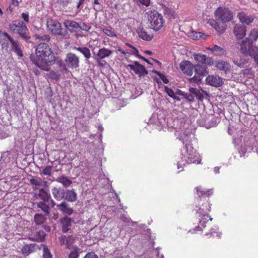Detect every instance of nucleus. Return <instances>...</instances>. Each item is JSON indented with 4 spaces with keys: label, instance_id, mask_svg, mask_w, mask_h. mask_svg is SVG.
<instances>
[{
    "label": "nucleus",
    "instance_id": "nucleus-1",
    "mask_svg": "<svg viewBox=\"0 0 258 258\" xmlns=\"http://www.w3.org/2000/svg\"><path fill=\"white\" fill-rule=\"evenodd\" d=\"M35 54H31L30 59L40 69L48 71L50 66L55 61V57L49 45L45 42L38 44L35 49Z\"/></svg>",
    "mask_w": 258,
    "mask_h": 258
},
{
    "label": "nucleus",
    "instance_id": "nucleus-2",
    "mask_svg": "<svg viewBox=\"0 0 258 258\" xmlns=\"http://www.w3.org/2000/svg\"><path fill=\"white\" fill-rule=\"evenodd\" d=\"M36 198L40 201L37 203V207L43 211L45 216H48L50 209L55 205L54 200L51 198L50 195L46 192L44 189H39Z\"/></svg>",
    "mask_w": 258,
    "mask_h": 258
},
{
    "label": "nucleus",
    "instance_id": "nucleus-3",
    "mask_svg": "<svg viewBox=\"0 0 258 258\" xmlns=\"http://www.w3.org/2000/svg\"><path fill=\"white\" fill-rule=\"evenodd\" d=\"M9 29L12 33L18 34L26 41H28L30 38L26 24L20 20L13 21L9 25Z\"/></svg>",
    "mask_w": 258,
    "mask_h": 258
},
{
    "label": "nucleus",
    "instance_id": "nucleus-4",
    "mask_svg": "<svg viewBox=\"0 0 258 258\" xmlns=\"http://www.w3.org/2000/svg\"><path fill=\"white\" fill-rule=\"evenodd\" d=\"M147 14L151 29L158 31L163 27L164 20L161 14L156 11H150L147 13Z\"/></svg>",
    "mask_w": 258,
    "mask_h": 258
},
{
    "label": "nucleus",
    "instance_id": "nucleus-5",
    "mask_svg": "<svg viewBox=\"0 0 258 258\" xmlns=\"http://www.w3.org/2000/svg\"><path fill=\"white\" fill-rule=\"evenodd\" d=\"M48 30L55 36L66 37L68 35V31L61 27V24L57 21L48 19L46 23Z\"/></svg>",
    "mask_w": 258,
    "mask_h": 258
},
{
    "label": "nucleus",
    "instance_id": "nucleus-6",
    "mask_svg": "<svg viewBox=\"0 0 258 258\" xmlns=\"http://www.w3.org/2000/svg\"><path fill=\"white\" fill-rule=\"evenodd\" d=\"M215 15L218 21L226 23L231 21L233 18V14L229 9L224 7H219L215 12Z\"/></svg>",
    "mask_w": 258,
    "mask_h": 258
},
{
    "label": "nucleus",
    "instance_id": "nucleus-7",
    "mask_svg": "<svg viewBox=\"0 0 258 258\" xmlns=\"http://www.w3.org/2000/svg\"><path fill=\"white\" fill-rule=\"evenodd\" d=\"M194 69L197 75L189 79L190 82L198 83L200 81L201 76L205 75L207 73V67L206 64H198L194 66Z\"/></svg>",
    "mask_w": 258,
    "mask_h": 258
},
{
    "label": "nucleus",
    "instance_id": "nucleus-8",
    "mask_svg": "<svg viewBox=\"0 0 258 258\" xmlns=\"http://www.w3.org/2000/svg\"><path fill=\"white\" fill-rule=\"evenodd\" d=\"M64 61L70 69H76L79 67V57L75 53L71 52L67 54Z\"/></svg>",
    "mask_w": 258,
    "mask_h": 258
},
{
    "label": "nucleus",
    "instance_id": "nucleus-9",
    "mask_svg": "<svg viewBox=\"0 0 258 258\" xmlns=\"http://www.w3.org/2000/svg\"><path fill=\"white\" fill-rule=\"evenodd\" d=\"M185 147L187 152H189L187 155V163L200 164L201 160L199 159L198 153L193 150L192 147L190 144H186Z\"/></svg>",
    "mask_w": 258,
    "mask_h": 258
},
{
    "label": "nucleus",
    "instance_id": "nucleus-10",
    "mask_svg": "<svg viewBox=\"0 0 258 258\" xmlns=\"http://www.w3.org/2000/svg\"><path fill=\"white\" fill-rule=\"evenodd\" d=\"M59 241L61 245H63L68 249L74 248L75 242V237L73 235L67 236H61L59 238Z\"/></svg>",
    "mask_w": 258,
    "mask_h": 258
},
{
    "label": "nucleus",
    "instance_id": "nucleus-11",
    "mask_svg": "<svg viewBox=\"0 0 258 258\" xmlns=\"http://www.w3.org/2000/svg\"><path fill=\"white\" fill-rule=\"evenodd\" d=\"M127 67L133 70L135 74L139 75V76H144L148 74V72L145 67L140 64L138 61H135L133 64H128Z\"/></svg>",
    "mask_w": 258,
    "mask_h": 258
},
{
    "label": "nucleus",
    "instance_id": "nucleus-12",
    "mask_svg": "<svg viewBox=\"0 0 258 258\" xmlns=\"http://www.w3.org/2000/svg\"><path fill=\"white\" fill-rule=\"evenodd\" d=\"M5 35L7 39L11 40V50L15 52L19 57H22L23 53L19 42L18 40H14L9 34H6Z\"/></svg>",
    "mask_w": 258,
    "mask_h": 258
},
{
    "label": "nucleus",
    "instance_id": "nucleus-13",
    "mask_svg": "<svg viewBox=\"0 0 258 258\" xmlns=\"http://www.w3.org/2000/svg\"><path fill=\"white\" fill-rule=\"evenodd\" d=\"M246 27L242 24H236L233 28V33L237 39H241L246 35Z\"/></svg>",
    "mask_w": 258,
    "mask_h": 258
},
{
    "label": "nucleus",
    "instance_id": "nucleus-14",
    "mask_svg": "<svg viewBox=\"0 0 258 258\" xmlns=\"http://www.w3.org/2000/svg\"><path fill=\"white\" fill-rule=\"evenodd\" d=\"M194 66L189 61H182L180 63V69L182 72L187 76H191L192 75V71Z\"/></svg>",
    "mask_w": 258,
    "mask_h": 258
},
{
    "label": "nucleus",
    "instance_id": "nucleus-15",
    "mask_svg": "<svg viewBox=\"0 0 258 258\" xmlns=\"http://www.w3.org/2000/svg\"><path fill=\"white\" fill-rule=\"evenodd\" d=\"M55 205L56 209L64 214L71 215L74 212L73 208H71L65 201H63L61 203L56 204Z\"/></svg>",
    "mask_w": 258,
    "mask_h": 258
},
{
    "label": "nucleus",
    "instance_id": "nucleus-16",
    "mask_svg": "<svg viewBox=\"0 0 258 258\" xmlns=\"http://www.w3.org/2000/svg\"><path fill=\"white\" fill-rule=\"evenodd\" d=\"M46 234L43 229L36 228L32 231L31 238L35 241H42L45 238Z\"/></svg>",
    "mask_w": 258,
    "mask_h": 258
},
{
    "label": "nucleus",
    "instance_id": "nucleus-17",
    "mask_svg": "<svg viewBox=\"0 0 258 258\" xmlns=\"http://www.w3.org/2000/svg\"><path fill=\"white\" fill-rule=\"evenodd\" d=\"M73 223H74V221L68 217L66 216L61 218L60 223L61 224L62 231L63 233H66L71 230Z\"/></svg>",
    "mask_w": 258,
    "mask_h": 258
},
{
    "label": "nucleus",
    "instance_id": "nucleus-18",
    "mask_svg": "<svg viewBox=\"0 0 258 258\" xmlns=\"http://www.w3.org/2000/svg\"><path fill=\"white\" fill-rule=\"evenodd\" d=\"M206 82L208 84L215 87L221 86L223 84L221 78L213 75L208 76L206 78Z\"/></svg>",
    "mask_w": 258,
    "mask_h": 258
},
{
    "label": "nucleus",
    "instance_id": "nucleus-19",
    "mask_svg": "<svg viewBox=\"0 0 258 258\" xmlns=\"http://www.w3.org/2000/svg\"><path fill=\"white\" fill-rule=\"evenodd\" d=\"M53 197L56 200L60 201L64 198L65 191L61 187H53L51 189Z\"/></svg>",
    "mask_w": 258,
    "mask_h": 258
},
{
    "label": "nucleus",
    "instance_id": "nucleus-20",
    "mask_svg": "<svg viewBox=\"0 0 258 258\" xmlns=\"http://www.w3.org/2000/svg\"><path fill=\"white\" fill-rule=\"evenodd\" d=\"M252 44L250 43V41L246 38L245 39L241 40L239 43L238 49L240 52L243 54H246L248 52V49L249 47V45Z\"/></svg>",
    "mask_w": 258,
    "mask_h": 258
},
{
    "label": "nucleus",
    "instance_id": "nucleus-21",
    "mask_svg": "<svg viewBox=\"0 0 258 258\" xmlns=\"http://www.w3.org/2000/svg\"><path fill=\"white\" fill-rule=\"evenodd\" d=\"M64 25L70 31H77L80 27V25L78 23L69 20L64 21Z\"/></svg>",
    "mask_w": 258,
    "mask_h": 258
},
{
    "label": "nucleus",
    "instance_id": "nucleus-22",
    "mask_svg": "<svg viewBox=\"0 0 258 258\" xmlns=\"http://www.w3.org/2000/svg\"><path fill=\"white\" fill-rule=\"evenodd\" d=\"M233 62L238 67L244 68L246 67L247 60L241 56H236L232 58Z\"/></svg>",
    "mask_w": 258,
    "mask_h": 258
},
{
    "label": "nucleus",
    "instance_id": "nucleus-23",
    "mask_svg": "<svg viewBox=\"0 0 258 258\" xmlns=\"http://www.w3.org/2000/svg\"><path fill=\"white\" fill-rule=\"evenodd\" d=\"M237 17L242 24L245 23L249 25L253 21V18L252 16H248L244 12L238 13Z\"/></svg>",
    "mask_w": 258,
    "mask_h": 258
},
{
    "label": "nucleus",
    "instance_id": "nucleus-24",
    "mask_svg": "<svg viewBox=\"0 0 258 258\" xmlns=\"http://www.w3.org/2000/svg\"><path fill=\"white\" fill-rule=\"evenodd\" d=\"M194 57L195 60L201 62V64H210L211 61V58L207 57L205 54L194 53Z\"/></svg>",
    "mask_w": 258,
    "mask_h": 258
},
{
    "label": "nucleus",
    "instance_id": "nucleus-25",
    "mask_svg": "<svg viewBox=\"0 0 258 258\" xmlns=\"http://www.w3.org/2000/svg\"><path fill=\"white\" fill-rule=\"evenodd\" d=\"M139 36L142 39L146 41H150L152 39L153 35L152 33H149L145 30L139 28L137 30Z\"/></svg>",
    "mask_w": 258,
    "mask_h": 258
},
{
    "label": "nucleus",
    "instance_id": "nucleus-26",
    "mask_svg": "<svg viewBox=\"0 0 258 258\" xmlns=\"http://www.w3.org/2000/svg\"><path fill=\"white\" fill-rule=\"evenodd\" d=\"M38 246L35 244H29L24 245L22 248V252L25 255H28L35 250Z\"/></svg>",
    "mask_w": 258,
    "mask_h": 258
},
{
    "label": "nucleus",
    "instance_id": "nucleus-27",
    "mask_svg": "<svg viewBox=\"0 0 258 258\" xmlns=\"http://www.w3.org/2000/svg\"><path fill=\"white\" fill-rule=\"evenodd\" d=\"M216 67L220 71H223L225 73L230 71L231 66L227 61L224 60L218 61L216 63Z\"/></svg>",
    "mask_w": 258,
    "mask_h": 258
},
{
    "label": "nucleus",
    "instance_id": "nucleus-28",
    "mask_svg": "<svg viewBox=\"0 0 258 258\" xmlns=\"http://www.w3.org/2000/svg\"><path fill=\"white\" fill-rule=\"evenodd\" d=\"M77 195L74 189H68L65 192L64 198L68 202H73L77 200Z\"/></svg>",
    "mask_w": 258,
    "mask_h": 258
},
{
    "label": "nucleus",
    "instance_id": "nucleus-29",
    "mask_svg": "<svg viewBox=\"0 0 258 258\" xmlns=\"http://www.w3.org/2000/svg\"><path fill=\"white\" fill-rule=\"evenodd\" d=\"M113 53L111 50L103 47L100 48L97 54V56L100 59H104L106 57H109Z\"/></svg>",
    "mask_w": 258,
    "mask_h": 258
},
{
    "label": "nucleus",
    "instance_id": "nucleus-30",
    "mask_svg": "<svg viewBox=\"0 0 258 258\" xmlns=\"http://www.w3.org/2000/svg\"><path fill=\"white\" fill-rule=\"evenodd\" d=\"M207 49L212 51L216 55H222L225 54L226 52L224 48L217 45H214L211 47H209Z\"/></svg>",
    "mask_w": 258,
    "mask_h": 258
},
{
    "label": "nucleus",
    "instance_id": "nucleus-31",
    "mask_svg": "<svg viewBox=\"0 0 258 258\" xmlns=\"http://www.w3.org/2000/svg\"><path fill=\"white\" fill-rule=\"evenodd\" d=\"M74 49L76 50L81 52L82 54L84 55V57L87 59L90 58L91 56V54L89 49L86 47L75 46L74 47Z\"/></svg>",
    "mask_w": 258,
    "mask_h": 258
},
{
    "label": "nucleus",
    "instance_id": "nucleus-32",
    "mask_svg": "<svg viewBox=\"0 0 258 258\" xmlns=\"http://www.w3.org/2000/svg\"><path fill=\"white\" fill-rule=\"evenodd\" d=\"M6 34H8L7 32H3L1 34V38H2V40L0 41V43L1 44L2 48L3 49L7 50L9 47V43L10 42L11 43V40L7 39Z\"/></svg>",
    "mask_w": 258,
    "mask_h": 258
},
{
    "label": "nucleus",
    "instance_id": "nucleus-33",
    "mask_svg": "<svg viewBox=\"0 0 258 258\" xmlns=\"http://www.w3.org/2000/svg\"><path fill=\"white\" fill-rule=\"evenodd\" d=\"M56 181L61 183L65 187L69 186L72 183L71 180L63 175L57 177Z\"/></svg>",
    "mask_w": 258,
    "mask_h": 258
},
{
    "label": "nucleus",
    "instance_id": "nucleus-34",
    "mask_svg": "<svg viewBox=\"0 0 258 258\" xmlns=\"http://www.w3.org/2000/svg\"><path fill=\"white\" fill-rule=\"evenodd\" d=\"M197 190V194L199 197L203 196H209L212 194L211 189H204L202 187H197L195 188Z\"/></svg>",
    "mask_w": 258,
    "mask_h": 258
},
{
    "label": "nucleus",
    "instance_id": "nucleus-35",
    "mask_svg": "<svg viewBox=\"0 0 258 258\" xmlns=\"http://www.w3.org/2000/svg\"><path fill=\"white\" fill-rule=\"evenodd\" d=\"M247 39L249 40L250 43L253 44V43L258 39V29H253L251 30Z\"/></svg>",
    "mask_w": 258,
    "mask_h": 258
},
{
    "label": "nucleus",
    "instance_id": "nucleus-36",
    "mask_svg": "<svg viewBox=\"0 0 258 258\" xmlns=\"http://www.w3.org/2000/svg\"><path fill=\"white\" fill-rule=\"evenodd\" d=\"M189 92L193 95V96L196 97L197 99L199 100H203V95L199 89L195 88H190L189 89Z\"/></svg>",
    "mask_w": 258,
    "mask_h": 258
},
{
    "label": "nucleus",
    "instance_id": "nucleus-37",
    "mask_svg": "<svg viewBox=\"0 0 258 258\" xmlns=\"http://www.w3.org/2000/svg\"><path fill=\"white\" fill-rule=\"evenodd\" d=\"M46 220V217L41 214H36L34 218V221L37 225H41L44 223Z\"/></svg>",
    "mask_w": 258,
    "mask_h": 258
},
{
    "label": "nucleus",
    "instance_id": "nucleus-38",
    "mask_svg": "<svg viewBox=\"0 0 258 258\" xmlns=\"http://www.w3.org/2000/svg\"><path fill=\"white\" fill-rule=\"evenodd\" d=\"M33 37L36 40L44 42H48L50 40V37L49 35H40L39 34H35Z\"/></svg>",
    "mask_w": 258,
    "mask_h": 258
},
{
    "label": "nucleus",
    "instance_id": "nucleus-39",
    "mask_svg": "<svg viewBox=\"0 0 258 258\" xmlns=\"http://www.w3.org/2000/svg\"><path fill=\"white\" fill-rule=\"evenodd\" d=\"M257 53H258V47H256L252 44L251 45H249V47L248 49V52L244 55L246 56L248 55L251 57Z\"/></svg>",
    "mask_w": 258,
    "mask_h": 258
},
{
    "label": "nucleus",
    "instance_id": "nucleus-40",
    "mask_svg": "<svg viewBox=\"0 0 258 258\" xmlns=\"http://www.w3.org/2000/svg\"><path fill=\"white\" fill-rule=\"evenodd\" d=\"M194 39H205L207 36L200 32H192L190 35Z\"/></svg>",
    "mask_w": 258,
    "mask_h": 258
},
{
    "label": "nucleus",
    "instance_id": "nucleus-41",
    "mask_svg": "<svg viewBox=\"0 0 258 258\" xmlns=\"http://www.w3.org/2000/svg\"><path fill=\"white\" fill-rule=\"evenodd\" d=\"M30 182L33 186V189H36L41 184L42 181L40 178H33L30 180Z\"/></svg>",
    "mask_w": 258,
    "mask_h": 258
},
{
    "label": "nucleus",
    "instance_id": "nucleus-42",
    "mask_svg": "<svg viewBox=\"0 0 258 258\" xmlns=\"http://www.w3.org/2000/svg\"><path fill=\"white\" fill-rule=\"evenodd\" d=\"M40 246L42 247L43 258H52V255L46 246L43 244H41Z\"/></svg>",
    "mask_w": 258,
    "mask_h": 258
},
{
    "label": "nucleus",
    "instance_id": "nucleus-43",
    "mask_svg": "<svg viewBox=\"0 0 258 258\" xmlns=\"http://www.w3.org/2000/svg\"><path fill=\"white\" fill-rule=\"evenodd\" d=\"M52 167L51 166H47L42 170H40V174L50 176L51 174Z\"/></svg>",
    "mask_w": 258,
    "mask_h": 258
},
{
    "label": "nucleus",
    "instance_id": "nucleus-44",
    "mask_svg": "<svg viewBox=\"0 0 258 258\" xmlns=\"http://www.w3.org/2000/svg\"><path fill=\"white\" fill-rule=\"evenodd\" d=\"M164 12L165 14L167 15L170 18H175V14L173 9L168 7H165L164 8Z\"/></svg>",
    "mask_w": 258,
    "mask_h": 258
},
{
    "label": "nucleus",
    "instance_id": "nucleus-45",
    "mask_svg": "<svg viewBox=\"0 0 258 258\" xmlns=\"http://www.w3.org/2000/svg\"><path fill=\"white\" fill-rule=\"evenodd\" d=\"M80 252V249L77 247L74 248V249L70 252L69 258H78Z\"/></svg>",
    "mask_w": 258,
    "mask_h": 258
},
{
    "label": "nucleus",
    "instance_id": "nucleus-46",
    "mask_svg": "<svg viewBox=\"0 0 258 258\" xmlns=\"http://www.w3.org/2000/svg\"><path fill=\"white\" fill-rule=\"evenodd\" d=\"M211 25L219 33H223L225 30V28L224 26H222L220 27L217 22H214L213 24H212Z\"/></svg>",
    "mask_w": 258,
    "mask_h": 258
},
{
    "label": "nucleus",
    "instance_id": "nucleus-47",
    "mask_svg": "<svg viewBox=\"0 0 258 258\" xmlns=\"http://www.w3.org/2000/svg\"><path fill=\"white\" fill-rule=\"evenodd\" d=\"M154 73L157 74L160 78L162 80V81L165 83L167 84L169 83L168 80L166 77L165 75L160 73L159 72H158L157 71H155Z\"/></svg>",
    "mask_w": 258,
    "mask_h": 258
},
{
    "label": "nucleus",
    "instance_id": "nucleus-48",
    "mask_svg": "<svg viewBox=\"0 0 258 258\" xmlns=\"http://www.w3.org/2000/svg\"><path fill=\"white\" fill-rule=\"evenodd\" d=\"M102 31L103 32L108 36L114 37L116 36L115 33L110 29L104 28L103 29Z\"/></svg>",
    "mask_w": 258,
    "mask_h": 258
},
{
    "label": "nucleus",
    "instance_id": "nucleus-49",
    "mask_svg": "<svg viewBox=\"0 0 258 258\" xmlns=\"http://www.w3.org/2000/svg\"><path fill=\"white\" fill-rule=\"evenodd\" d=\"M182 96H183L185 99H187L190 102H193L194 101V96L190 92L189 93H186L184 92Z\"/></svg>",
    "mask_w": 258,
    "mask_h": 258
},
{
    "label": "nucleus",
    "instance_id": "nucleus-50",
    "mask_svg": "<svg viewBox=\"0 0 258 258\" xmlns=\"http://www.w3.org/2000/svg\"><path fill=\"white\" fill-rule=\"evenodd\" d=\"M165 91L166 93L170 97L173 98L175 95V93L173 91V90L171 88H168L167 86H165Z\"/></svg>",
    "mask_w": 258,
    "mask_h": 258
},
{
    "label": "nucleus",
    "instance_id": "nucleus-51",
    "mask_svg": "<svg viewBox=\"0 0 258 258\" xmlns=\"http://www.w3.org/2000/svg\"><path fill=\"white\" fill-rule=\"evenodd\" d=\"M209 217L208 215H203L201 221H200V225L202 226L203 227H205V223L206 221H207V218Z\"/></svg>",
    "mask_w": 258,
    "mask_h": 258
},
{
    "label": "nucleus",
    "instance_id": "nucleus-52",
    "mask_svg": "<svg viewBox=\"0 0 258 258\" xmlns=\"http://www.w3.org/2000/svg\"><path fill=\"white\" fill-rule=\"evenodd\" d=\"M94 4L95 5H98L96 7H94V9L95 11L98 12V11H101L102 10V7L101 6H100V3H99L98 0H94Z\"/></svg>",
    "mask_w": 258,
    "mask_h": 258
},
{
    "label": "nucleus",
    "instance_id": "nucleus-53",
    "mask_svg": "<svg viewBox=\"0 0 258 258\" xmlns=\"http://www.w3.org/2000/svg\"><path fill=\"white\" fill-rule=\"evenodd\" d=\"M84 258H98V257L94 252H90L87 253Z\"/></svg>",
    "mask_w": 258,
    "mask_h": 258
},
{
    "label": "nucleus",
    "instance_id": "nucleus-54",
    "mask_svg": "<svg viewBox=\"0 0 258 258\" xmlns=\"http://www.w3.org/2000/svg\"><path fill=\"white\" fill-rule=\"evenodd\" d=\"M91 29V27L87 25L85 23H83L82 25H80V27L79 29H81L83 31H88Z\"/></svg>",
    "mask_w": 258,
    "mask_h": 258
},
{
    "label": "nucleus",
    "instance_id": "nucleus-55",
    "mask_svg": "<svg viewBox=\"0 0 258 258\" xmlns=\"http://www.w3.org/2000/svg\"><path fill=\"white\" fill-rule=\"evenodd\" d=\"M125 45H127V46L130 47L132 48L133 49V50L129 52L130 54H137V53H139V51L138 50V49H137L135 47L133 46L130 44L128 43H125Z\"/></svg>",
    "mask_w": 258,
    "mask_h": 258
},
{
    "label": "nucleus",
    "instance_id": "nucleus-56",
    "mask_svg": "<svg viewBox=\"0 0 258 258\" xmlns=\"http://www.w3.org/2000/svg\"><path fill=\"white\" fill-rule=\"evenodd\" d=\"M21 16L25 22L28 23L29 22V17L28 13H23Z\"/></svg>",
    "mask_w": 258,
    "mask_h": 258
},
{
    "label": "nucleus",
    "instance_id": "nucleus-57",
    "mask_svg": "<svg viewBox=\"0 0 258 258\" xmlns=\"http://www.w3.org/2000/svg\"><path fill=\"white\" fill-rule=\"evenodd\" d=\"M140 3L146 6H149L150 4V0H139Z\"/></svg>",
    "mask_w": 258,
    "mask_h": 258
},
{
    "label": "nucleus",
    "instance_id": "nucleus-58",
    "mask_svg": "<svg viewBox=\"0 0 258 258\" xmlns=\"http://www.w3.org/2000/svg\"><path fill=\"white\" fill-rule=\"evenodd\" d=\"M252 58H253L254 61L256 62V63L258 64V52L254 55H253L252 56H251Z\"/></svg>",
    "mask_w": 258,
    "mask_h": 258
},
{
    "label": "nucleus",
    "instance_id": "nucleus-59",
    "mask_svg": "<svg viewBox=\"0 0 258 258\" xmlns=\"http://www.w3.org/2000/svg\"><path fill=\"white\" fill-rule=\"evenodd\" d=\"M136 54L137 55V56H138L139 58H140V59H142V60H144V61H147V59L145 57H143V56H141V55H140V54H139V53H137V54Z\"/></svg>",
    "mask_w": 258,
    "mask_h": 258
},
{
    "label": "nucleus",
    "instance_id": "nucleus-60",
    "mask_svg": "<svg viewBox=\"0 0 258 258\" xmlns=\"http://www.w3.org/2000/svg\"><path fill=\"white\" fill-rule=\"evenodd\" d=\"M12 3L15 6H18L19 5V2L17 0H12Z\"/></svg>",
    "mask_w": 258,
    "mask_h": 258
},
{
    "label": "nucleus",
    "instance_id": "nucleus-61",
    "mask_svg": "<svg viewBox=\"0 0 258 258\" xmlns=\"http://www.w3.org/2000/svg\"><path fill=\"white\" fill-rule=\"evenodd\" d=\"M85 0H80L79 3H78L77 5V8L78 9H79L80 7V6L84 3Z\"/></svg>",
    "mask_w": 258,
    "mask_h": 258
},
{
    "label": "nucleus",
    "instance_id": "nucleus-62",
    "mask_svg": "<svg viewBox=\"0 0 258 258\" xmlns=\"http://www.w3.org/2000/svg\"><path fill=\"white\" fill-rule=\"evenodd\" d=\"M117 51H120V52H121V53L124 54L128 53V52H125L124 50H122L120 47L118 48Z\"/></svg>",
    "mask_w": 258,
    "mask_h": 258
},
{
    "label": "nucleus",
    "instance_id": "nucleus-63",
    "mask_svg": "<svg viewBox=\"0 0 258 258\" xmlns=\"http://www.w3.org/2000/svg\"><path fill=\"white\" fill-rule=\"evenodd\" d=\"M177 93L178 94V95H181V96H183V95L184 94V92L182 91L181 90H177Z\"/></svg>",
    "mask_w": 258,
    "mask_h": 258
},
{
    "label": "nucleus",
    "instance_id": "nucleus-64",
    "mask_svg": "<svg viewBox=\"0 0 258 258\" xmlns=\"http://www.w3.org/2000/svg\"><path fill=\"white\" fill-rule=\"evenodd\" d=\"M219 170H220V168L219 167H216L214 168V172L216 173H219Z\"/></svg>",
    "mask_w": 258,
    "mask_h": 258
}]
</instances>
